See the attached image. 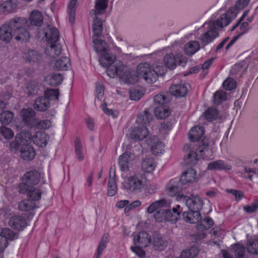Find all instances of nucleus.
<instances>
[{"instance_id": "de8ad7c7", "label": "nucleus", "mask_w": 258, "mask_h": 258, "mask_svg": "<svg viewBox=\"0 0 258 258\" xmlns=\"http://www.w3.org/2000/svg\"><path fill=\"white\" fill-rule=\"evenodd\" d=\"M0 236L5 237L7 241L8 239L13 240L18 238V233L14 232L9 228H5L3 229Z\"/></svg>"}, {"instance_id": "f3484780", "label": "nucleus", "mask_w": 258, "mask_h": 258, "mask_svg": "<svg viewBox=\"0 0 258 258\" xmlns=\"http://www.w3.org/2000/svg\"><path fill=\"white\" fill-rule=\"evenodd\" d=\"M134 243L141 247H146L151 243L150 235L145 231L139 232L134 238Z\"/></svg>"}, {"instance_id": "ddd939ff", "label": "nucleus", "mask_w": 258, "mask_h": 258, "mask_svg": "<svg viewBox=\"0 0 258 258\" xmlns=\"http://www.w3.org/2000/svg\"><path fill=\"white\" fill-rule=\"evenodd\" d=\"M48 138L47 135L43 132H37L33 136L28 133V140H32L33 143L38 147H43L46 146L47 144Z\"/></svg>"}, {"instance_id": "aec40b11", "label": "nucleus", "mask_w": 258, "mask_h": 258, "mask_svg": "<svg viewBox=\"0 0 258 258\" xmlns=\"http://www.w3.org/2000/svg\"><path fill=\"white\" fill-rule=\"evenodd\" d=\"M22 120L25 124L29 126H33V123L34 117L35 116V112L31 108H27L23 109L20 112Z\"/></svg>"}, {"instance_id": "e2e57ef3", "label": "nucleus", "mask_w": 258, "mask_h": 258, "mask_svg": "<svg viewBox=\"0 0 258 258\" xmlns=\"http://www.w3.org/2000/svg\"><path fill=\"white\" fill-rule=\"evenodd\" d=\"M234 254L236 258H247L244 246L239 244H236Z\"/></svg>"}, {"instance_id": "7ed1b4c3", "label": "nucleus", "mask_w": 258, "mask_h": 258, "mask_svg": "<svg viewBox=\"0 0 258 258\" xmlns=\"http://www.w3.org/2000/svg\"><path fill=\"white\" fill-rule=\"evenodd\" d=\"M182 200L185 201V204L189 212H184L182 216L183 219L189 223H195L201 220L200 210L203 207V201L198 196H192Z\"/></svg>"}, {"instance_id": "79ce46f5", "label": "nucleus", "mask_w": 258, "mask_h": 258, "mask_svg": "<svg viewBox=\"0 0 258 258\" xmlns=\"http://www.w3.org/2000/svg\"><path fill=\"white\" fill-rule=\"evenodd\" d=\"M55 67L60 71H66L71 66V61L68 57H62L57 60L55 63Z\"/></svg>"}, {"instance_id": "9d476101", "label": "nucleus", "mask_w": 258, "mask_h": 258, "mask_svg": "<svg viewBox=\"0 0 258 258\" xmlns=\"http://www.w3.org/2000/svg\"><path fill=\"white\" fill-rule=\"evenodd\" d=\"M206 25L208 26V30L203 34L200 38V40L204 46L212 42L219 35L218 32L219 30L215 27L214 24H212L209 22L204 24V26Z\"/></svg>"}, {"instance_id": "a19ab883", "label": "nucleus", "mask_w": 258, "mask_h": 258, "mask_svg": "<svg viewBox=\"0 0 258 258\" xmlns=\"http://www.w3.org/2000/svg\"><path fill=\"white\" fill-rule=\"evenodd\" d=\"M36 208L34 202L30 200L28 198L20 202L18 204V209L21 211H28L33 210Z\"/></svg>"}, {"instance_id": "58836bf2", "label": "nucleus", "mask_w": 258, "mask_h": 258, "mask_svg": "<svg viewBox=\"0 0 258 258\" xmlns=\"http://www.w3.org/2000/svg\"><path fill=\"white\" fill-rule=\"evenodd\" d=\"M93 18V23L92 26V29L94 33V35L95 37H98L101 35L102 31V20L98 17V16H91Z\"/></svg>"}, {"instance_id": "423d86ee", "label": "nucleus", "mask_w": 258, "mask_h": 258, "mask_svg": "<svg viewBox=\"0 0 258 258\" xmlns=\"http://www.w3.org/2000/svg\"><path fill=\"white\" fill-rule=\"evenodd\" d=\"M13 28V37L16 40L28 41L30 34L26 29L27 20L24 18H14L10 20Z\"/></svg>"}, {"instance_id": "4d7b16f0", "label": "nucleus", "mask_w": 258, "mask_h": 258, "mask_svg": "<svg viewBox=\"0 0 258 258\" xmlns=\"http://www.w3.org/2000/svg\"><path fill=\"white\" fill-rule=\"evenodd\" d=\"M75 154L79 161H82L84 159V156L82 153L83 146L79 139H76L75 142Z\"/></svg>"}, {"instance_id": "b1692460", "label": "nucleus", "mask_w": 258, "mask_h": 258, "mask_svg": "<svg viewBox=\"0 0 258 258\" xmlns=\"http://www.w3.org/2000/svg\"><path fill=\"white\" fill-rule=\"evenodd\" d=\"M204 129L201 126H196L189 132L188 137L192 142L199 141L203 137Z\"/></svg>"}, {"instance_id": "0e129e2a", "label": "nucleus", "mask_w": 258, "mask_h": 258, "mask_svg": "<svg viewBox=\"0 0 258 258\" xmlns=\"http://www.w3.org/2000/svg\"><path fill=\"white\" fill-rule=\"evenodd\" d=\"M1 133L2 136L6 139H11L13 138L14 136V134L12 130L6 126L1 127Z\"/></svg>"}, {"instance_id": "20e7f679", "label": "nucleus", "mask_w": 258, "mask_h": 258, "mask_svg": "<svg viewBox=\"0 0 258 258\" xmlns=\"http://www.w3.org/2000/svg\"><path fill=\"white\" fill-rule=\"evenodd\" d=\"M147 180L145 173L139 172L127 177L122 186L127 192L137 194L143 191Z\"/></svg>"}, {"instance_id": "39448f33", "label": "nucleus", "mask_w": 258, "mask_h": 258, "mask_svg": "<svg viewBox=\"0 0 258 258\" xmlns=\"http://www.w3.org/2000/svg\"><path fill=\"white\" fill-rule=\"evenodd\" d=\"M137 73L138 77L143 79L149 84H152L156 81L159 75L164 73L163 67H157L153 69L148 63H141L138 65Z\"/></svg>"}, {"instance_id": "c9c22d12", "label": "nucleus", "mask_w": 258, "mask_h": 258, "mask_svg": "<svg viewBox=\"0 0 258 258\" xmlns=\"http://www.w3.org/2000/svg\"><path fill=\"white\" fill-rule=\"evenodd\" d=\"M155 115L157 118L164 119L170 114L169 107L166 105H158L154 109Z\"/></svg>"}, {"instance_id": "6e6552de", "label": "nucleus", "mask_w": 258, "mask_h": 258, "mask_svg": "<svg viewBox=\"0 0 258 258\" xmlns=\"http://www.w3.org/2000/svg\"><path fill=\"white\" fill-rule=\"evenodd\" d=\"M209 147V141L204 138L199 144L198 148L196 152H190L185 159V163L188 165H193L196 164L199 160L198 157H203L204 151L207 150Z\"/></svg>"}, {"instance_id": "7c9ffc66", "label": "nucleus", "mask_w": 258, "mask_h": 258, "mask_svg": "<svg viewBox=\"0 0 258 258\" xmlns=\"http://www.w3.org/2000/svg\"><path fill=\"white\" fill-rule=\"evenodd\" d=\"M61 52V47L57 42L51 43L45 50V53L51 58H55L58 56Z\"/></svg>"}, {"instance_id": "72a5a7b5", "label": "nucleus", "mask_w": 258, "mask_h": 258, "mask_svg": "<svg viewBox=\"0 0 258 258\" xmlns=\"http://www.w3.org/2000/svg\"><path fill=\"white\" fill-rule=\"evenodd\" d=\"M93 39L94 49L99 55L107 50V44L104 41L99 39L98 37H95L94 36H93Z\"/></svg>"}, {"instance_id": "69168bd1", "label": "nucleus", "mask_w": 258, "mask_h": 258, "mask_svg": "<svg viewBox=\"0 0 258 258\" xmlns=\"http://www.w3.org/2000/svg\"><path fill=\"white\" fill-rule=\"evenodd\" d=\"M258 209V200L254 201L251 205H247L243 207L244 211L247 213H253Z\"/></svg>"}, {"instance_id": "2eb2a0df", "label": "nucleus", "mask_w": 258, "mask_h": 258, "mask_svg": "<svg viewBox=\"0 0 258 258\" xmlns=\"http://www.w3.org/2000/svg\"><path fill=\"white\" fill-rule=\"evenodd\" d=\"M9 224L13 229L18 230H22L27 226L25 218L19 215L11 217L9 220Z\"/></svg>"}, {"instance_id": "f8f14e48", "label": "nucleus", "mask_w": 258, "mask_h": 258, "mask_svg": "<svg viewBox=\"0 0 258 258\" xmlns=\"http://www.w3.org/2000/svg\"><path fill=\"white\" fill-rule=\"evenodd\" d=\"M43 16L38 10H34L30 15L29 21H27V25L29 29L33 27H40L43 23Z\"/></svg>"}, {"instance_id": "ea45409f", "label": "nucleus", "mask_w": 258, "mask_h": 258, "mask_svg": "<svg viewBox=\"0 0 258 258\" xmlns=\"http://www.w3.org/2000/svg\"><path fill=\"white\" fill-rule=\"evenodd\" d=\"M156 164L152 158H145L143 159L142 164V169L146 172L150 173L154 170Z\"/></svg>"}, {"instance_id": "412c9836", "label": "nucleus", "mask_w": 258, "mask_h": 258, "mask_svg": "<svg viewBox=\"0 0 258 258\" xmlns=\"http://www.w3.org/2000/svg\"><path fill=\"white\" fill-rule=\"evenodd\" d=\"M116 59L115 56L108 52V51L106 50L104 52V53H102L99 55V62L100 64L103 67H107V69L113 64Z\"/></svg>"}, {"instance_id": "052dcab7", "label": "nucleus", "mask_w": 258, "mask_h": 258, "mask_svg": "<svg viewBox=\"0 0 258 258\" xmlns=\"http://www.w3.org/2000/svg\"><path fill=\"white\" fill-rule=\"evenodd\" d=\"M154 101L158 105H166V104L169 101V99L164 94H159L154 97Z\"/></svg>"}, {"instance_id": "393cba45", "label": "nucleus", "mask_w": 258, "mask_h": 258, "mask_svg": "<svg viewBox=\"0 0 258 258\" xmlns=\"http://www.w3.org/2000/svg\"><path fill=\"white\" fill-rule=\"evenodd\" d=\"M170 93L176 97H182L187 93V89L184 84L173 85L169 89Z\"/></svg>"}, {"instance_id": "a18cd8bd", "label": "nucleus", "mask_w": 258, "mask_h": 258, "mask_svg": "<svg viewBox=\"0 0 258 258\" xmlns=\"http://www.w3.org/2000/svg\"><path fill=\"white\" fill-rule=\"evenodd\" d=\"M26 194H27L28 198L33 202H34L41 199L42 193L39 189L33 187L30 188Z\"/></svg>"}, {"instance_id": "a211bd4d", "label": "nucleus", "mask_w": 258, "mask_h": 258, "mask_svg": "<svg viewBox=\"0 0 258 258\" xmlns=\"http://www.w3.org/2000/svg\"><path fill=\"white\" fill-rule=\"evenodd\" d=\"M43 31L46 40L49 43H55L58 40L59 34L56 28L47 27L43 29Z\"/></svg>"}, {"instance_id": "680f3d73", "label": "nucleus", "mask_w": 258, "mask_h": 258, "mask_svg": "<svg viewBox=\"0 0 258 258\" xmlns=\"http://www.w3.org/2000/svg\"><path fill=\"white\" fill-rule=\"evenodd\" d=\"M224 88L227 90H232L236 88V83L235 81L231 78H227L223 83Z\"/></svg>"}, {"instance_id": "bb28decb", "label": "nucleus", "mask_w": 258, "mask_h": 258, "mask_svg": "<svg viewBox=\"0 0 258 258\" xmlns=\"http://www.w3.org/2000/svg\"><path fill=\"white\" fill-rule=\"evenodd\" d=\"M196 171L195 169L187 168L181 175L179 179L183 184L192 182L196 180Z\"/></svg>"}, {"instance_id": "4468645a", "label": "nucleus", "mask_w": 258, "mask_h": 258, "mask_svg": "<svg viewBox=\"0 0 258 258\" xmlns=\"http://www.w3.org/2000/svg\"><path fill=\"white\" fill-rule=\"evenodd\" d=\"M13 37V28L10 21L4 24L0 28V40L8 43L10 42Z\"/></svg>"}, {"instance_id": "6ab92c4d", "label": "nucleus", "mask_w": 258, "mask_h": 258, "mask_svg": "<svg viewBox=\"0 0 258 258\" xmlns=\"http://www.w3.org/2000/svg\"><path fill=\"white\" fill-rule=\"evenodd\" d=\"M232 169V166L222 160H216L210 162L207 166V169L209 170H230Z\"/></svg>"}, {"instance_id": "6e6d98bb", "label": "nucleus", "mask_w": 258, "mask_h": 258, "mask_svg": "<svg viewBox=\"0 0 258 258\" xmlns=\"http://www.w3.org/2000/svg\"><path fill=\"white\" fill-rule=\"evenodd\" d=\"M227 98L226 93L224 91H217L213 96V102L215 104H220Z\"/></svg>"}, {"instance_id": "e433bc0d", "label": "nucleus", "mask_w": 258, "mask_h": 258, "mask_svg": "<svg viewBox=\"0 0 258 258\" xmlns=\"http://www.w3.org/2000/svg\"><path fill=\"white\" fill-rule=\"evenodd\" d=\"M16 0H7L0 5V11L3 13L14 12L17 9Z\"/></svg>"}, {"instance_id": "bf43d9fd", "label": "nucleus", "mask_w": 258, "mask_h": 258, "mask_svg": "<svg viewBox=\"0 0 258 258\" xmlns=\"http://www.w3.org/2000/svg\"><path fill=\"white\" fill-rule=\"evenodd\" d=\"M117 191V186L114 177L110 178L108 182V195L109 196H114Z\"/></svg>"}, {"instance_id": "f257e3e1", "label": "nucleus", "mask_w": 258, "mask_h": 258, "mask_svg": "<svg viewBox=\"0 0 258 258\" xmlns=\"http://www.w3.org/2000/svg\"><path fill=\"white\" fill-rule=\"evenodd\" d=\"M170 203L165 199H161L153 202L147 209V212L151 214L157 210L154 214V218L157 222L170 221L176 222L179 219L181 212L180 206H176L172 209H164L169 207Z\"/></svg>"}, {"instance_id": "37998d69", "label": "nucleus", "mask_w": 258, "mask_h": 258, "mask_svg": "<svg viewBox=\"0 0 258 258\" xmlns=\"http://www.w3.org/2000/svg\"><path fill=\"white\" fill-rule=\"evenodd\" d=\"M246 248L247 251L252 254H258V240L255 238H251L247 240Z\"/></svg>"}, {"instance_id": "473e14b6", "label": "nucleus", "mask_w": 258, "mask_h": 258, "mask_svg": "<svg viewBox=\"0 0 258 258\" xmlns=\"http://www.w3.org/2000/svg\"><path fill=\"white\" fill-rule=\"evenodd\" d=\"M131 156L127 153H124L119 157L118 164L121 171L126 172L129 170Z\"/></svg>"}, {"instance_id": "8fccbe9b", "label": "nucleus", "mask_w": 258, "mask_h": 258, "mask_svg": "<svg viewBox=\"0 0 258 258\" xmlns=\"http://www.w3.org/2000/svg\"><path fill=\"white\" fill-rule=\"evenodd\" d=\"M77 0H71L68 7V13L69 14V20L71 24H74L75 21V5Z\"/></svg>"}, {"instance_id": "3c124183", "label": "nucleus", "mask_w": 258, "mask_h": 258, "mask_svg": "<svg viewBox=\"0 0 258 258\" xmlns=\"http://www.w3.org/2000/svg\"><path fill=\"white\" fill-rule=\"evenodd\" d=\"M44 97L49 101H57L59 98L58 89H47L44 92Z\"/></svg>"}, {"instance_id": "f704fd0d", "label": "nucleus", "mask_w": 258, "mask_h": 258, "mask_svg": "<svg viewBox=\"0 0 258 258\" xmlns=\"http://www.w3.org/2000/svg\"><path fill=\"white\" fill-rule=\"evenodd\" d=\"M153 119L152 114L147 110H144L143 112H141L138 115L136 122L140 126L146 125L149 123Z\"/></svg>"}, {"instance_id": "4c0bfd02", "label": "nucleus", "mask_w": 258, "mask_h": 258, "mask_svg": "<svg viewBox=\"0 0 258 258\" xmlns=\"http://www.w3.org/2000/svg\"><path fill=\"white\" fill-rule=\"evenodd\" d=\"M152 243L156 249L162 250L164 249L167 246V241L160 235H156L154 236Z\"/></svg>"}, {"instance_id": "f03ea898", "label": "nucleus", "mask_w": 258, "mask_h": 258, "mask_svg": "<svg viewBox=\"0 0 258 258\" xmlns=\"http://www.w3.org/2000/svg\"><path fill=\"white\" fill-rule=\"evenodd\" d=\"M106 72L110 77L113 78L118 76L126 84H133L137 82L139 78L134 71L130 70L121 62H116L113 66L109 67Z\"/></svg>"}, {"instance_id": "49530a36", "label": "nucleus", "mask_w": 258, "mask_h": 258, "mask_svg": "<svg viewBox=\"0 0 258 258\" xmlns=\"http://www.w3.org/2000/svg\"><path fill=\"white\" fill-rule=\"evenodd\" d=\"M47 79L50 85L56 86L61 83L63 77L60 74L53 73L48 76Z\"/></svg>"}, {"instance_id": "603ef678", "label": "nucleus", "mask_w": 258, "mask_h": 258, "mask_svg": "<svg viewBox=\"0 0 258 258\" xmlns=\"http://www.w3.org/2000/svg\"><path fill=\"white\" fill-rule=\"evenodd\" d=\"M14 117V113L10 111H3L0 113V121L3 124L7 125L11 122Z\"/></svg>"}, {"instance_id": "774afa93", "label": "nucleus", "mask_w": 258, "mask_h": 258, "mask_svg": "<svg viewBox=\"0 0 258 258\" xmlns=\"http://www.w3.org/2000/svg\"><path fill=\"white\" fill-rule=\"evenodd\" d=\"M187 58L181 54L176 55V65L178 64L181 67H184L187 63Z\"/></svg>"}, {"instance_id": "9b49d317", "label": "nucleus", "mask_w": 258, "mask_h": 258, "mask_svg": "<svg viewBox=\"0 0 258 258\" xmlns=\"http://www.w3.org/2000/svg\"><path fill=\"white\" fill-rule=\"evenodd\" d=\"M235 18H233L232 14L230 12L229 9L226 12L221 14L220 16L216 21H210L209 22L214 24L218 30L221 29L224 27L228 26L230 23Z\"/></svg>"}, {"instance_id": "c85d7f7f", "label": "nucleus", "mask_w": 258, "mask_h": 258, "mask_svg": "<svg viewBox=\"0 0 258 258\" xmlns=\"http://www.w3.org/2000/svg\"><path fill=\"white\" fill-rule=\"evenodd\" d=\"M108 0H98L95 3V9L90 12L91 16H99L104 13L108 6Z\"/></svg>"}, {"instance_id": "338daca9", "label": "nucleus", "mask_w": 258, "mask_h": 258, "mask_svg": "<svg viewBox=\"0 0 258 258\" xmlns=\"http://www.w3.org/2000/svg\"><path fill=\"white\" fill-rule=\"evenodd\" d=\"M104 87L101 83H97L96 84V98L101 100L103 97Z\"/></svg>"}, {"instance_id": "5fc2aeb1", "label": "nucleus", "mask_w": 258, "mask_h": 258, "mask_svg": "<svg viewBox=\"0 0 258 258\" xmlns=\"http://www.w3.org/2000/svg\"><path fill=\"white\" fill-rule=\"evenodd\" d=\"M198 254V250L195 247L183 250L180 254L181 258H195Z\"/></svg>"}, {"instance_id": "c03bdc74", "label": "nucleus", "mask_w": 258, "mask_h": 258, "mask_svg": "<svg viewBox=\"0 0 258 258\" xmlns=\"http://www.w3.org/2000/svg\"><path fill=\"white\" fill-rule=\"evenodd\" d=\"M201 219H202V218ZM199 221H200V222L197 225V227L200 231H204L209 229L214 224L213 219L209 217L203 220H199Z\"/></svg>"}, {"instance_id": "09e8293b", "label": "nucleus", "mask_w": 258, "mask_h": 258, "mask_svg": "<svg viewBox=\"0 0 258 258\" xmlns=\"http://www.w3.org/2000/svg\"><path fill=\"white\" fill-rule=\"evenodd\" d=\"M164 62L166 66L171 70H173L176 67V56L169 53L166 54L164 58Z\"/></svg>"}, {"instance_id": "4be33fe9", "label": "nucleus", "mask_w": 258, "mask_h": 258, "mask_svg": "<svg viewBox=\"0 0 258 258\" xmlns=\"http://www.w3.org/2000/svg\"><path fill=\"white\" fill-rule=\"evenodd\" d=\"M50 107L49 101L44 97L41 96L37 98L34 104V108L38 111L44 112Z\"/></svg>"}, {"instance_id": "2f4dec72", "label": "nucleus", "mask_w": 258, "mask_h": 258, "mask_svg": "<svg viewBox=\"0 0 258 258\" xmlns=\"http://www.w3.org/2000/svg\"><path fill=\"white\" fill-rule=\"evenodd\" d=\"M203 116L208 121H212L220 118L219 111L215 107H209L203 113Z\"/></svg>"}, {"instance_id": "5701e85b", "label": "nucleus", "mask_w": 258, "mask_h": 258, "mask_svg": "<svg viewBox=\"0 0 258 258\" xmlns=\"http://www.w3.org/2000/svg\"><path fill=\"white\" fill-rule=\"evenodd\" d=\"M24 59L29 63H35L40 61L41 58L40 54L36 50L29 49L24 52Z\"/></svg>"}, {"instance_id": "a878e982", "label": "nucleus", "mask_w": 258, "mask_h": 258, "mask_svg": "<svg viewBox=\"0 0 258 258\" xmlns=\"http://www.w3.org/2000/svg\"><path fill=\"white\" fill-rule=\"evenodd\" d=\"M20 152L23 159L27 161L33 160L36 155L34 148L28 145L23 146L21 149Z\"/></svg>"}, {"instance_id": "dca6fc26", "label": "nucleus", "mask_w": 258, "mask_h": 258, "mask_svg": "<svg viewBox=\"0 0 258 258\" xmlns=\"http://www.w3.org/2000/svg\"><path fill=\"white\" fill-rule=\"evenodd\" d=\"M148 135V131L146 126H138L132 129L130 136L135 141L142 140Z\"/></svg>"}, {"instance_id": "13d9d810", "label": "nucleus", "mask_w": 258, "mask_h": 258, "mask_svg": "<svg viewBox=\"0 0 258 258\" xmlns=\"http://www.w3.org/2000/svg\"><path fill=\"white\" fill-rule=\"evenodd\" d=\"M151 151L152 153L155 155H158L163 153L164 151L163 143L159 141L154 143L152 146Z\"/></svg>"}, {"instance_id": "c756f323", "label": "nucleus", "mask_w": 258, "mask_h": 258, "mask_svg": "<svg viewBox=\"0 0 258 258\" xmlns=\"http://www.w3.org/2000/svg\"><path fill=\"white\" fill-rule=\"evenodd\" d=\"M200 49V45L198 41H190L186 43L184 47V53L189 56H191Z\"/></svg>"}, {"instance_id": "0eeeda50", "label": "nucleus", "mask_w": 258, "mask_h": 258, "mask_svg": "<svg viewBox=\"0 0 258 258\" xmlns=\"http://www.w3.org/2000/svg\"><path fill=\"white\" fill-rule=\"evenodd\" d=\"M40 177V173L35 170L26 172L23 176L22 182L18 186L19 192L21 194H26L30 188L34 187L39 183Z\"/></svg>"}, {"instance_id": "1a4fd4ad", "label": "nucleus", "mask_w": 258, "mask_h": 258, "mask_svg": "<svg viewBox=\"0 0 258 258\" xmlns=\"http://www.w3.org/2000/svg\"><path fill=\"white\" fill-rule=\"evenodd\" d=\"M183 183L179 179L174 178L170 180L166 185V191L171 197L177 196L179 200L185 199L187 197L183 194H179L182 189Z\"/></svg>"}, {"instance_id": "cd10ccee", "label": "nucleus", "mask_w": 258, "mask_h": 258, "mask_svg": "<svg viewBox=\"0 0 258 258\" xmlns=\"http://www.w3.org/2000/svg\"><path fill=\"white\" fill-rule=\"evenodd\" d=\"M249 3V0H236L234 6L229 9L233 18H236L238 13L245 8Z\"/></svg>"}, {"instance_id": "864d4df0", "label": "nucleus", "mask_w": 258, "mask_h": 258, "mask_svg": "<svg viewBox=\"0 0 258 258\" xmlns=\"http://www.w3.org/2000/svg\"><path fill=\"white\" fill-rule=\"evenodd\" d=\"M38 83L36 81L29 82L27 86V94L29 95H34L37 94L39 91Z\"/></svg>"}]
</instances>
